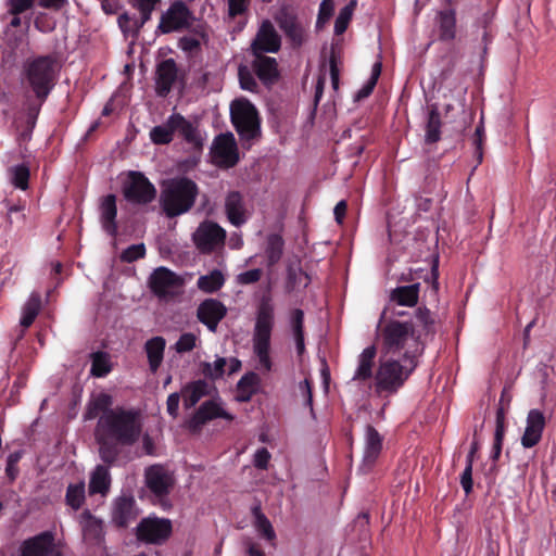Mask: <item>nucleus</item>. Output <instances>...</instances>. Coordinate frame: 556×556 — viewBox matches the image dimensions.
Wrapping results in <instances>:
<instances>
[{
    "label": "nucleus",
    "instance_id": "nucleus-11",
    "mask_svg": "<svg viewBox=\"0 0 556 556\" xmlns=\"http://www.w3.org/2000/svg\"><path fill=\"white\" fill-rule=\"evenodd\" d=\"M144 480L147 488L160 500L166 497L175 484L173 475L160 464L146 468Z\"/></svg>",
    "mask_w": 556,
    "mask_h": 556
},
{
    "label": "nucleus",
    "instance_id": "nucleus-47",
    "mask_svg": "<svg viewBox=\"0 0 556 556\" xmlns=\"http://www.w3.org/2000/svg\"><path fill=\"white\" fill-rule=\"evenodd\" d=\"M204 38L203 27L197 26L192 35L184 36L178 41V47L186 52H194L200 49L201 40Z\"/></svg>",
    "mask_w": 556,
    "mask_h": 556
},
{
    "label": "nucleus",
    "instance_id": "nucleus-54",
    "mask_svg": "<svg viewBox=\"0 0 556 556\" xmlns=\"http://www.w3.org/2000/svg\"><path fill=\"white\" fill-rule=\"evenodd\" d=\"M505 392H502L498 407L496 409L494 435H505V415L509 409L510 403H503Z\"/></svg>",
    "mask_w": 556,
    "mask_h": 556
},
{
    "label": "nucleus",
    "instance_id": "nucleus-39",
    "mask_svg": "<svg viewBox=\"0 0 556 556\" xmlns=\"http://www.w3.org/2000/svg\"><path fill=\"white\" fill-rule=\"evenodd\" d=\"M441 115L435 105L429 110L428 121L426 125V142L435 143L441 139Z\"/></svg>",
    "mask_w": 556,
    "mask_h": 556
},
{
    "label": "nucleus",
    "instance_id": "nucleus-63",
    "mask_svg": "<svg viewBox=\"0 0 556 556\" xmlns=\"http://www.w3.org/2000/svg\"><path fill=\"white\" fill-rule=\"evenodd\" d=\"M148 362H149V368L152 374H155L161 366L163 358H164V350H146Z\"/></svg>",
    "mask_w": 556,
    "mask_h": 556
},
{
    "label": "nucleus",
    "instance_id": "nucleus-49",
    "mask_svg": "<svg viewBox=\"0 0 556 556\" xmlns=\"http://www.w3.org/2000/svg\"><path fill=\"white\" fill-rule=\"evenodd\" d=\"M238 78L240 87L243 90H248L250 92L258 91V85L254 78V72L252 71V67L240 64L238 67Z\"/></svg>",
    "mask_w": 556,
    "mask_h": 556
},
{
    "label": "nucleus",
    "instance_id": "nucleus-5",
    "mask_svg": "<svg viewBox=\"0 0 556 556\" xmlns=\"http://www.w3.org/2000/svg\"><path fill=\"white\" fill-rule=\"evenodd\" d=\"M58 63L51 55L28 59L23 65V80L37 100L46 102L58 80Z\"/></svg>",
    "mask_w": 556,
    "mask_h": 556
},
{
    "label": "nucleus",
    "instance_id": "nucleus-62",
    "mask_svg": "<svg viewBox=\"0 0 556 556\" xmlns=\"http://www.w3.org/2000/svg\"><path fill=\"white\" fill-rule=\"evenodd\" d=\"M262 275L263 270L261 268L250 269L238 275V282L240 285H252L260 281Z\"/></svg>",
    "mask_w": 556,
    "mask_h": 556
},
{
    "label": "nucleus",
    "instance_id": "nucleus-36",
    "mask_svg": "<svg viewBox=\"0 0 556 556\" xmlns=\"http://www.w3.org/2000/svg\"><path fill=\"white\" fill-rule=\"evenodd\" d=\"M41 309V296L37 292H33L22 309L21 326L28 328L33 325Z\"/></svg>",
    "mask_w": 556,
    "mask_h": 556
},
{
    "label": "nucleus",
    "instance_id": "nucleus-52",
    "mask_svg": "<svg viewBox=\"0 0 556 556\" xmlns=\"http://www.w3.org/2000/svg\"><path fill=\"white\" fill-rule=\"evenodd\" d=\"M118 26L121 30L125 35H130L132 37H137L140 33V26L137 22L136 15H129L128 13H123L117 18Z\"/></svg>",
    "mask_w": 556,
    "mask_h": 556
},
{
    "label": "nucleus",
    "instance_id": "nucleus-15",
    "mask_svg": "<svg viewBox=\"0 0 556 556\" xmlns=\"http://www.w3.org/2000/svg\"><path fill=\"white\" fill-rule=\"evenodd\" d=\"M281 47V39L270 21L261 24L251 43L252 54L276 53Z\"/></svg>",
    "mask_w": 556,
    "mask_h": 556
},
{
    "label": "nucleus",
    "instance_id": "nucleus-29",
    "mask_svg": "<svg viewBox=\"0 0 556 556\" xmlns=\"http://www.w3.org/2000/svg\"><path fill=\"white\" fill-rule=\"evenodd\" d=\"M212 388L213 386L204 379L187 383L181 390L185 408L190 409L195 406L202 397L211 394Z\"/></svg>",
    "mask_w": 556,
    "mask_h": 556
},
{
    "label": "nucleus",
    "instance_id": "nucleus-45",
    "mask_svg": "<svg viewBox=\"0 0 556 556\" xmlns=\"http://www.w3.org/2000/svg\"><path fill=\"white\" fill-rule=\"evenodd\" d=\"M11 182L12 185L23 191L29 187L30 170L26 164H18L13 166L11 169Z\"/></svg>",
    "mask_w": 556,
    "mask_h": 556
},
{
    "label": "nucleus",
    "instance_id": "nucleus-46",
    "mask_svg": "<svg viewBox=\"0 0 556 556\" xmlns=\"http://www.w3.org/2000/svg\"><path fill=\"white\" fill-rule=\"evenodd\" d=\"M79 522L87 534L99 536L102 532V521L96 518L89 509H85L80 514Z\"/></svg>",
    "mask_w": 556,
    "mask_h": 556
},
{
    "label": "nucleus",
    "instance_id": "nucleus-2",
    "mask_svg": "<svg viewBox=\"0 0 556 556\" xmlns=\"http://www.w3.org/2000/svg\"><path fill=\"white\" fill-rule=\"evenodd\" d=\"M381 333L388 348H400L410 337L417 344L426 345L435 333V319L429 308L418 307L414 321L391 320L382 328Z\"/></svg>",
    "mask_w": 556,
    "mask_h": 556
},
{
    "label": "nucleus",
    "instance_id": "nucleus-42",
    "mask_svg": "<svg viewBox=\"0 0 556 556\" xmlns=\"http://www.w3.org/2000/svg\"><path fill=\"white\" fill-rule=\"evenodd\" d=\"M85 482L68 484L65 493V503L74 510H78L85 503Z\"/></svg>",
    "mask_w": 556,
    "mask_h": 556
},
{
    "label": "nucleus",
    "instance_id": "nucleus-17",
    "mask_svg": "<svg viewBox=\"0 0 556 556\" xmlns=\"http://www.w3.org/2000/svg\"><path fill=\"white\" fill-rule=\"evenodd\" d=\"M212 153L216 163L227 168L239 162L238 147L232 134L218 135L214 140Z\"/></svg>",
    "mask_w": 556,
    "mask_h": 556
},
{
    "label": "nucleus",
    "instance_id": "nucleus-25",
    "mask_svg": "<svg viewBox=\"0 0 556 556\" xmlns=\"http://www.w3.org/2000/svg\"><path fill=\"white\" fill-rule=\"evenodd\" d=\"M438 37L443 42H451L456 38L457 20L453 7H445L437 12Z\"/></svg>",
    "mask_w": 556,
    "mask_h": 556
},
{
    "label": "nucleus",
    "instance_id": "nucleus-7",
    "mask_svg": "<svg viewBox=\"0 0 556 556\" xmlns=\"http://www.w3.org/2000/svg\"><path fill=\"white\" fill-rule=\"evenodd\" d=\"M156 188L141 172L130 170L123 185L124 198L132 204L147 205L156 198Z\"/></svg>",
    "mask_w": 556,
    "mask_h": 556
},
{
    "label": "nucleus",
    "instance_id": "nucleus-64",
    "mask_svg": "<svg viewBox=\"0 0 556 556\" xmlns=\"http://www.w3.org/2000/svg\"><path fill=\"white\" fill-rule=\"evenodd\" d=\"M250 4V0H228V14L236 17L243 14Z\"/></svg>",
    "mask_w": 556,
    "mask_h": 556
},
{
    "label": "nucleus",
    "instance_id": "nucleus-41",
    "mask_svg": "<svg viewBox=\"0 0 556 556\" xmlns=\"http://www.w3.org/2000/svg\"><path fill=\"white\" fill-rule=\"evenodd\" d=\"M285 241L278 233H270L267 237L266 257L268 266L276 265L283 254Z\"/></svg>",
    "mask_w": 556,
    "mask_h": 556
},
{
    "label": "nucleus",
    "instance_id": "nucleus-22",
    "mask_svg": "<svg viewBox=\"0 0 556 556\" xmlns=\"http://www.w3.org/2000/svg\"><path fill=\"white\" fill-rule=\"evenodd\" d=\"M253 56L251 67L255 76L266 87L275 85L280 76L277 60L265 54H253Z\"/></svg>",
    "mask_w": 556,
    "mask_h": 556
},
{
    "label": "nucleus",
    "instance_id": "nucleus-26",
    "mask_svg": "<svg viewBox=\"0 0 556 556\" xmlns=\"http://www.w3.org/2000/svg\"><path fill=\"white\" fill-rule=\"evenodd\" d=\"M170 125L174 134L177 131L184 140L191 144L195 150H201L203 142L199 134L198 127L186 119L181 114L174 113L170 115Z\"/></svg>",
    "mask_w": 556,
    "mask_h": 556
},
{
    "label": "nucleus",
    "instance_id": "nucleus-14",
    "mask_svg": "<svg viewBox=\"0 0 556 556\" xmlns=\"http://www.w3.org/2000/svg\"><path fill=\"white\" fill-rule=\"evenodd\" d=\"M190 17L191 12L184 2H174L167 11L162 14L157 29L162 34L181 30L189 26Z\"/></svg>",
    "mask_w": 556,
    "mask_h": 556
},
{
    "label": "nucleus",
    "instance_id": "nucleus-8",
    "mask_svg": "<svg viewBox=\"0 0 556 556\" xmlns=\"http://www.w3.org/2000/svg\"><path fill=\"white\" fill-rule=\"evenodd\" d=\"M274 325L275 306L269 296H263L256 307L253 348H270V338Z\"/></svg>",
    "mask_w": 556,
    "mask_h": 556
},
{
    "label": "nucleus",
    "instance_id": "nucleus-18",
    "mask_svg": "<svg viewBox=\"0 0 556 556\" xmlns=\"http://www.w3.org/2000/svg\"><path fill=\"white\" fill-rule=\"evenodd\" d=\"M546 422V417L543 410L532 408L528 412L525 432L520 439L521 445L525 448L534 447L540 443Z\"/></svg>",
    "mask_w": 556,
    "mask_h": 556
},
{
    "label": "nucleus",
    "instance_id": "nucleus-35",
    "mask_svg": "<svg viewBox=\"0 0 556 556\" xmlns=\"http://www.w3.org/2000/svg\"><path fill=\"white\" fill-rule=\"evenodd\" d=\"M377 350H363L358 356V365L354 372L353 380L355 381H367L375 379L372 368L374 359L376 357Z\"/></svg>",
    "mask_w": 556,
    "mask_h": 556
},
{
    "label": "nucleus",
    "instance_id": "nucleus-27",
    "mask_svg": "<svg viewBox=\"0 0 556 556\" xmlns=\"http://www.w3.org/2000/svg\"><path fill=\"white\" fill-rule=\"evenodd\" d=\"M225 212L229 222L236 227H240L248 220L244 198L239 191H230L227 194Z\"/></svg>",
    "mask_w": 556,
    "mask_h": 556
},
{
    "label": "nucleus",
    "instance_id": "nucleus-3",
    "mask_svg": "<svg viewBox=\"0 0 556 556\" xmlns=\"http://www.w3.org/2000/svg\"><path fill=\"white\" fill-rule=\"evenodd\" d=\"M417 351L406 350L400 358L380 359L375 374V391L377 394H395L417 367Z\"/></svg>",
    "mask_w": 556,
    "mask_h": 556
},
{
    "label": "nucleus",
    "instance_id": "nucleus-24",
    "mask_svg": "<svg viewBox=\"0 0 556 556\" xmlns=\"http://www.w3.org/2000/svg\"><path fill=\"white\" fill-rule=\"evenodd\" d=\"M54 535L50 531L41 532L25 540L21 545V556H49L53 549Z\"/></svg>",
    "mask_w": 556,
    "mask_h": 556
},
{
    "label": "nucleus",
    "instance_id": "nucleus-59",
    "mask_svg": "<svg viewBox=\"0 0 556 556\" xmlns=\"http://www.w3.org/2000/svg\"><path fill=\"white\" fill-rule=\"evenodd\" d=\"M35 0H8L9 13L11 15H21L33 9Z\"/></svg>",
    "mask_w": 556,
    "mask_h": 556
},
{
    "label": "nucleus",
    "instance_id": "nucleus-23",
    "mask_svg": "<svg viewBox=\"0 0 556 556\" xmlns=\"http://www.w3.org/2000/svg\"><path fill=\"white\" fill-rule=\"evenodd\" d=\"M138 517L136 501L131 495H122L114 501L112 522L117 528H127Z\"/></svg>",
    "mask_w": 556,
    "mask_h": 556
},
{
    "label": "nucleus",
    "instance_id": "nucleus-10",
    "mask_svg": "<svg viewBox=\"0 0 556 556\" xmlns=\"http://www.w3.org/2000/svg\"><path fill=\"white\" fill-rule=\"evenodd\" d=\"M216 418H223L228 421H232L235 418L233 415L223 408L219 397L203 402L187 420L186 425L190 432L198 433L206 422Z\"/></svg>",
    "mask_w": 556,
    "mask_h": 556
},
{
    "label": "nucleus",
    "instance_id": "nucleus-32",
    "mask_svg": "<svg viewBox=\"0 0 556 556\" xmlns=\"http://www.w3.org/2000/svg\"><path fill=\"white\" fill-rule=\"evenodd\" d=\"M260 381L258 375L254 371L244 374L237 383L236 401L240 403L250 402L257 392Z\"/></svg>",
    "mask_w": 556,
    "mask_h": 556
},
{
    "label": "nucleus",
    "instance_id": "nucleus-53",
    "mask_svg": "<svg viewBox=\"0 0 556 556\" xmlns=\"http://www.w3.org/2000/svg\"><path fill=\"white\" fill-rule=\"evenodd\" d=\"M287 278H288V285L291 288H299V287L306 288L311 282V278L307 275V273L304 271L300 267L299 268L289 267L288 273H287Z\"/></svg>",
    "mask_w": 556,
    "mask_h": 556
},
{
    "label": "nucleus",
    "instance_id": "nucleus-28",
    "mask_svg": "<svg viewBox=\"0 0 556 556\" xmlns=\"http://www.w3.org/2000/svg\"><path fill=\"white\" fill-rule=\"evenodd\" d=\"M101 224L104 231L111 237L117 235V206L116 197L114 194H108L102 199L100 205Z\"/></svg>",
    "mask_w": 556,
    "mask_h": 556
},
{
    "label": "nucleus",
    "instance_id": "nucleus-34",
    "mask_svg": "<svg viewBox=\"0 0 556 556\" xmlns=\"http://www.w3.org/2000/svg\"><path fill=\"white\" fill-rule=\"evenodd\" d=\"M419 283L397 287L391 291L390 299L402 306H415L419 299Z\"/></svg>",
    "mask_w": 556,
    "mask_h": 556
},
{
    "label": "nucleus",
    "instance_id": "nucleus-4",
    "mask_svg": "<svg viewBox=\"0 0 556 556\" xmlns=\"http://www.w3.org/2000/svg\"><path fill=\"white\" fill-rule=\"evenodd\" d=\"M199 195L198 185L190 178L178 176L162 184L160 206L168 218L188 213Z\"/></svg>",
    "mask_w": 556,
    "mask_h": 556
},
{
    "label": "nucleus",
    "instance_id": "nucleus-6",
    "mask_svg": "<svg viewBox=\"0 0 556 556\" xmlns=\"http://www.w3.org/2000/svg\"><path fill=\"white\" fill-rule=\"evenodd\" d=\"M231 123L243 141H252L261 136V119L254 104L245 98H239L230 105Z\"/></svg>",
    "mask_w": 556,
    "mask_h": 556
},
{
    "label": "nucleus",
    "instance_id": "nucleus-56",
    "mask_svg": "<svg viewBox=\"0 0 556 556\" xmlns=\"http://www.w3.org/2000/svg\"><path fill=\"white\" fill-rule=\"evenodd\" d=\"M34 26L40 33H51L55 28V21L52 16L45 12H39L34 20Z\"/></svg>",
    "mask_w": 556,
    "mask_h": 556
},
{
    "label": "nucleus",
    "instance_id": "nucleus-38",
    "mask_svg": "<svg viewBox=\"0 0 556 556\" xmlns=\"http://www.w3.org/2000/svg\"><path fill=\"white\" fill-rule=\"evenodd\" d=\"M289 325L295 348H305L304 312L301 308H294L290 312Z\"/></svg>",
    "mask_w": 556,
    "mask_h": 556
},
{
    "label": "nucleus",
    "instance_id": "nucleus-13",
    "mask_svg": "<svg viewBox=\"0 0 556 556\" xmlns=\"http://www.w3.org/2000/svg\"><path fill=\"white\" fill-rule=\"evenodd\" d=\"M276 22L293 48H300L305 42V27L291 10L288 8L280 9L276 16Z\"/></svg>",
    "mask_w": 556,
    "mask_h": 556
},
{
    "label": "nucleus",
    "instance_id": "nucleus-61",
    "mask_svg": "<svg viewBox=\"0 0 556 556\" xmlns=\"http://www.w3.org/2000/svg\"><path fill=\"white\" fill-rule=\"evenodd\" d=\"M270 453L266 447L258 448L254 454L253 465L257 469L266 470L270 460Z\"/></svg>",
    "mask_w": 556,
    "mask_h": 556
},
{
    "label": "nucleus",
    "instance_id": "nucleus-58",
    "mask_svg": "<svg viewBox=\"0 0 556 556\" xmlns=\"http://www.w3.org/2000/svg\"><path fill=\"white\" fill-rule=\"evenodd\" d=\"M334 9L333 0H323L319 5L316 27H323L332 16Z\"/></svg>",
    "mask_w": 556,
    "mask_h": 556
},
{
    "label": "nucleus",
    "instance_id": "nucleus-19",
    "mask_svg": "<svg viewBox=\"0 0 556 556\" xmlns=\"http://www.w3.org/2000/svg\"><path fill=\"white\" fill-rule=\"evenodd\" d=\"M178 79V66L174 59H165L157 63L154 81L157 97L165 98L172 91Z\"/></svg>",
    "mask_w": 556,
    "mask_h": 556
},
{
    "label": "nucleus",
    "instance_id": "nucleus-51",
    "mask_svg": "<svg viewBox=\"0 0 556 556\" xmlns=\"http://www.w3.org/2000/svg\"><path fill=\"white\" fill-rule=\"evenodd\" d=\"M355 4L356 3L354 1H351L349 4H346L344 8L340 10L339 15L337 16L334 22L336 35H342L346 30L350 21L352 20Z\"/></svg>",
    "mask_w": 556,
    "mask_h": 556
},
{
    "label": "nucleus",
    "instance_id": "nucleus-21",
    "mask_svg": "<svg viewBox=\"0 0 556 556\" xmlns=\"http://www.w3.org/2000/svg\"><path fill=\"white\" fill-rule=\"evenodd\" d=\"M227 307L217 299H205L200 303L197 309L198 319L215 331L220 320L226 316Z\"/></svg>",
    "mask_w": 556,
    "mask_h": 556
},
{
    "label": "nucleus",
    "instance_id": "nucleus-16",
    "mask_svg": "<svg viewBox=\"0 0 556 556\" xmlns=\"http://www.w3.org/2000/svg\"><path fill=\"white\" fill-rule=\"evenodd\" d=\"M182 279L166 267L154 269L149 278V287L151 291L159 298H166L174 294V291L180 288Z\"/></svg>",
    "mask_w": 556,
    "mask_h": 556
},
{
    "label": "nucleus",
    "instance_id": "nucleus-20",
    "mask_svg": "<svg viewBox=\"0 0 556 556\" xmlns=\"http://www.w3.org/2000/svg\"><path fill=\"white\" fill-rule=\"evenodd\" d=\"M382 435L377 431V429L371 426H366L365 431V447L363 460L359 469L367 473L371 470L374 465L376 464L381 451H382Z\"/></svg>",
    "mask_w": 556,
    "mask_h": 556
},
{
    "label": "nucleus",
    "instance_id": "nucleus-9",
    "mask_svg": "<svg viewBox=\"0 0 556 556\" xmlns=\"http://www.w3.org/2000/svg\"><path fill=\"white\" fill-rule=\"evenodd\" d=\"M172 531L169 519L148 517L143 518L136 527V538L147 544L161 545L168 540Z\"/></svg>",
    "mask_w": 556,
    "mask_h": 556
},
{
    "label": "nucleus",
    "instance_id": "nucleus-60",
    "mask_svg": "<svg viewBox=\"0 0 556 556\" xmlns=\"http://www.w3.org/2000/svg\"><path fill=\"white\" fill-rule=\"evenodd\" d=\"M45 102H41L35 98L27 104V124L30 130L35 127L37 117L40 113L41 106Z\"/></svg>",
    "mask_w": 556,
    "mask_h": 556
},
{
    "label": "nucleus",
    "instance_id": "nucleus-44",
    "mask_svg": "<svg viewBox=\"0 0 556 556\" xmlns=\"http://www.w3.org/2000/svg\"><path fill=\"white\" fill-rule=\"evenodd\" d=\"M174 129L170 125V116L165 124L155 126L150 131V139L154 144H168L173 141Z\"/></svg>",
    "mask_w": 556,
    "mask_h": 556
},
{
    "label": "nucleus",
    "instance_id": "nucleus-31",
    "mask_svg": "<svg viewBox=\"0 0 556 556\" xmlns=\"http://www.w3.org/2000/svg\"><path fill=\"white\" fill-rule=\"evenodd\" d=\"M109 465H97L90 475L88 491L90 495H105L111 486Z\"/></svg>",
    "mask_w": 556,
    "mask_h": 556
},
{
    "label": "nucleus",
    "instance_id": "nucleus-1",
    "mask_svg": "<svg viewBox=\"0 0 556 556\" xmlns=\"http://www.w3.org/2000/svg\"><path fill=\"white\" fill-rule=\"evenodd\" d=\"M141 432V417L136 409L116 407L101 415L94 429L100 459L109 466L115 465L124 448L131 447L139 441Z\"/></svg>",
    "mask_w": 556,
    "mask_h": 556
},
{
    "label": "nucleus",
    "instance_id": "nucleus-37",
    "mask_svg": "<svg viewBox=\"0 0 556 556\" xmlns=\"http://www.w3.org/2000/svg\"><path fill=\"white\" fill-rule=\"evenodd\" d=\"M254 517V527L257 533L265 540L271 542L276 539V533L269 519L263 514L261 506L255 505L251 509Z\"/></svg>",
    "mask_w": 556,
    "mask_h": 556
},
{
    "label": "nucleus",
    "instance_id": "nucleus-12",
    "mask_svg": "<svg viewBox=\"0 0 556 556\" xmlns=\"http://www.w3.org/2000/svg\"><path fill=\"white\" fill-rule=\"evenodd\" d=\"M226 231L216 223H202L193 235L198 249L203 253L213 252L218 245L224 244Z\"/></svg>",
    "mask_w": 556,
    "mask_h": 556
},
{
    "label": "nucleus",
    "instance_id": "nucleus-50",
    "mask_svg": "<svg viewBox=\"0 0 556 556\" xmlns=\"http://www.w3.org/2000/svg\"><path fill=\"white\" fill-rule=\"evenodd\" d=\"M381 70H382V64L381 62H376L374 63L372 65V68H371V75H370V78L368 79V81L357 91L356 93V100H362V99H365L367 97H369L376 85H377V81L381 75Z\"/></svg>",
    "mask_w": 556,
    "mask_h": 556
},
{
    "label": "nucleus",
    "instance_id": "nucleus-30",
    "mask_svg": "<svg viewBox=\"0 0 556 556\" xmlns=\"http://www.w3.org/2000/svg\"><path fill=\"white\" fill-rule=\"evenodd\" d=\"M112 404L113 399L108 393L100 392L92 395L86 405L84 420H92L98 416L105 415L109 410H114L111 408Z\"/></svg>",
    "mask_w": 556,
    "mask_h": 556
},
{
    "label": "nucleus",
    "instance_id": "nucleus-40",
    "mask_svg": "<svg viewBox=\"0 0 556 556\" xmlns=\"http://www.w3.org/2000/svg\"><path fill=\"white\" fill-rule=\"evenodd\" d=\"M225 283V277L218 269L212 270L207 275L200 276L197 287L205 293L217 292Z\"/></svg>",
    "mask_w": 556,
    "mask_h": 556
},
{
    "label": "nucleus",
    "instance_id": "nucleus-33",
    "mask_svg": "<svg viewBox=\"0 0 556 556\" xmlns=\"http://www.w3.org/2000/svg\"><path fill=\"white\" fill-rule=\"evenodd\" d=\"M90 375L96 378L108 376L113 369L111 355L103 350H96L90 354Z\"/></svg>",
    "mask_w": 556,
    "mask_h": 556
},
{
    "label": "nucleus",
    "instance_id": "nucleus-57",
    "mask_svg": "<svg viewBox=\"0 0 556 556\" xmlns=\"http://www.w3.org/2000/svg\"><path fill=\"white\" fill-rule=\"evenodd\" d=\"M22 451H15L13 453H10L7 457L5 475L10 481H14L18 476L20 470L17 467V463L22 458Z\"/></svg>",
    "mask_w": 556,
    "mask_h": 556
},
{
    "label": "nucleus",
    "instance_id": "nucleus-55",
    "mask_svg": "<svg viewBox=\"0 0 556 556\" xmlns=\"http://www.w3.org/2000/svg\"><path fill=\"white\" fill-rule=\"evenodd\" d=\"M146 256V245L143 243L131 244L121 254V261L125 263H134Z\"/></svg>",
    "mask_w": 556,
    "mask_h": 556
},
{
    "label": "nucleus",
    "instance_id": "nucleus-48",
    "mask_svg": "<svg viewBox=\"0 0 556 556\" xmlns=\"http://www.w3.org/2000/svg\"><path fill=\"white\" fill-rule=\"evenodd\" d=\"M202 374L212 380L222 378L227 374V358L218 357L213 364L207 362L203 363Z\"/></svg>",
    "mask_w": 556,
    "mask_h": 556
},
{
    "label": "nucleus",
    "instance_id": "nucleus-43",
    "mask_svg": "<svg viewBox=\"0 0 556 556\" xmlns=\"http://www.w3.org/2000/svg\"><path fill=\"white\" fill-rule=\"evenodd\" d=\"M494 14L491 11H488L483 13L479 18L476 21V26L482 29L481 35V46H482V53L485 55L488 53V47L492 42L493 35L491 33V24L493 22Z\"/></svg>",
    "mask_w": 556,
    "mask_h": 556
}]
</instances>
